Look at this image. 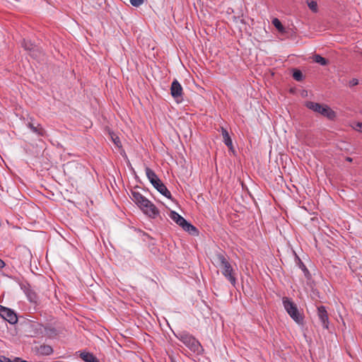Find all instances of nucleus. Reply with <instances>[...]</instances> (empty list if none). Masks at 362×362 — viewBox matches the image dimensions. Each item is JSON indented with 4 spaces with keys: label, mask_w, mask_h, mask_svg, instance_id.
Instances as JSON below:
<instances>
[{
    "label": "nucleus",
    "mask_w": 362,
    "mask_h": 362,
    "mask_svg": "<svg viewBox=\"0 0 362 362\" xmlns=\"http://www.w3.org/2000/svg\"><path fill=\"white\" fill-rule=\"evenodd\" d=\"M170 218L179 225L182 228L191 235L197 234V228L191 223H188L182 216L175 211H170Z\"/></svg>",
    "instance_id": "7"
},
{
    "label": "nucleus",
    "mask_w": 362,
    "mask_h": 362,
    "mask_svg": "<svg viewBox=\"0 0 362 362\" xmlns=\"http://www.w3.org/2000/svg\"><path fill=\"white\" fill-rule=\"evenodd\" d=\"M49 331L52 333V334H56V331L54 329H49Z\"/></svg>",
    "instance_id": "27"
},
{
    "label": "nucleus",
    "mask_w": 362,
    "mask_h": 362,
    "mask_svg": "<svg viewBox=\"0 0 362 362\" xmlns=\"http://www.w3.org/2000/svg\"><path fill=\"white\" fill-rule=\"evenodd\" d=\"M80 357L85 362H100V361L93 354L89 352H81Z\"/></svg>",
    "instance_id": "11"
},
{
    "label": "nucleus",
    "mask_w": 362,
    "mask_h": 362,
    "mask_svg": "<svg viewBox=\"0 0 362 362\" xmlns=\"http://www.w3.org/2000/svg\"><path fill=\"white\" fill-rule=\"evenodd\" d=\"M346 160H348V161L351 162V161L352 160V158H346Z\"/></svg>",
    "instance_id": "28"
},
{
    "label": "nucleus",
    "mask_w": 362,
    "mask_h": 362,
    "mask_svg": "<svg viewBox=\"0 0 362 362\" xmlns=\"http://www.w3.org/2000/svg\"><path fill=\"white\" fill-rule=\"evenodd\" d=\"M354 128L356 131L362 132V122H357Z\"/></svg>",
    "instance_id": "22"
},
{
    "label": "nucleus",
    "mask_w": 362,
    "mask_h": 362,
    "mask_svg": "<svg viewBox=\"0 0 362 362\" xmlns=\"http://www.w3.org/2000/svg\"><path fill=\"white\" fill-rule=\"evenodd\" d=\"M308 5L310 9L313 11L316 12L317 11V4L316 1H311L308 3Z\"/></svg>",
    "instance_id": "19"
},
{
    "label": "nucleus",
    "mask_w": 362,
    "mask_h": 362,
    "mask_svg": "<svg viewBox=\"0 0 362 362\" xmlns=\"http://www.w3.org/2000/svg\"><path fill=\"white\" fill-rule=\"evenodd\" d=\"M0 316L12 325L18 322L16 314L11 309L1 305H0Z\"/></svg>",
    "instance_id": "8"
},
{
    "label": "nucleus",
    "mask_w": 362,
    "mask_h": 362,
    "mask_svg": "<svg viewBox=\"0 0 362 362\" xmlns=\"http://www.w3.org/2000/svg\"><path fill=\"white\" fill-rule=\"evenodd\" d=\"M23 46L25 49L30 51L34 50L35 47L30 42L25 40L23 41Z\"/></svg>",
    "instance_id": "17"
},
{
    "label": "nucleus",
    "mask_w": 362,
    "mask_h": 362,
    "mask_svg": "<svg viewBox=\"0 0 362 362\" xmlns=\"http://www.w3.org/2000/svg\"><path fill=\"white\" fill-rule=\"evenodd\" d=\"M221 133H222L224 144L229 148V149H233L232 139H231L228 131L226 129L222 127Z\"/></svg>",
    "instance_id": "12"
},
{
    "label": "nucleus",
    "mask_w": 362,
    "mask_h": 362,
    "mask_svg": "<svg viewBox=\"0 0 362 362\" xmlns=\"http://www.w3.org/2000/svg\"><path fill=\"white\" fill-rule=\"evenodd\" d=\"M131 198L144 213L149 217L155 218L158 215L159 212L156 206L139 192L132 191Z\"/></svg>",
    "instance_id": "2"
},
{
    "label": "nucleus",
    "mask_w": 362,
    "mask_h": 362,
    "mask_svg": "<svg viewBox=\"0 0 362 362\" xmlns=\"http://www.w3.org/2000/svg\"><path fill=\"white\" fill-rule=\"evenodd\" d=\"M146 175L153 187L163 195L170 197L171 194L156 173L149 168H146Z\"/></svg>",
    "instance_id": "5"
},
{
    "label": "nucleus",
    "mask_w": 362,
    "mask_h": 362,
    "mask_svg": "<svg viewBox=\"0 0 362 362\" xmlns=\"http://www.w3.org/2000/svg\"><path fill=\"white\" fill-rule=\"evenodd\" d=\"M317 315L325 328H328L329 317L327 310L325 306L317 308Z\"/></svg>",
    "instance_id": "10"
},
{
    "label": "nucleus",
    "mask_w": 362,
    "mask_h": 362,
    "mask_svg": "<svg viewBox=\"0 0 362 362\" xmlns=\"http://www.w3.org/2000/svg\"><path fill=\"white\" fill-rule=\"evenodd\" d=\"M28 127L34 133H36L38 135L43 136L45 133V129L40 124L35 126L33 124L29 123Z\"/></svg>",
    "instance_id": "13"
},
{
    "label": "nucleus",
    "mask_w": 362,
    "mask_h": 362,
    "mask_svg": "<svg viewBox=\"0 0 362 362\" xmlns=\"http://www.w3.org/2000/svg\"><path fill=\"white\" fill-rule=\"evenodd\" d=\"M358 81L356 78H353L350 81V86H356V85H358Z\"/></svg>",
    "instance_id": "23"
},
{
    "label": "nucleus",
    "mask_w": 362,
    "mask_h": 362,
    "mask_svg": "<svg viewBox=\"0 0 362 362\" xmlns=\"http://www.w3.org/2000/svg\"><path fill=\"white\" fill-rule=\"evenodd\" d=\"M16 362H28L27 361L22 360L21 358H18V357L16 358Z\"/></svg>",
    "instance_id": "24"
},
{
    "label": "nucleus",
    "mask_w": 362,
    "mask_h": 362,
    "mask_svg": "<svg viewBox=\"0 0 362 362\" xmlns=\"http://www.w3.org/2000/svg\"><path fill=\"white\" fill-rule=\"evenodd\" d=\"M313 59L316 63L320 64L322 66H325L328 64V61L325 58L321 57L320 54L314 55Z\"/></svg>",
    "instance_id": "15"
},
{
    "label": "nucleus",
    "mask_w": 362,
    "mask_h": 362,
    "mask_svg": "<svg viewBox=\"0 0 362 362\" xmlns=\"http://www.w3.org/2000/svg\"><path fill=\"white\" fill-rule=\"evenodd\" d=\"M187 347L192 351L199 354L203 351L202 346L199 341L197 340L192 335L182 332L177 337Z\"/></svg>",
    "instance_id": "3"
},
{
    "label": "nucleus",
    "mask_w": 362,
    "mask_h": 362,
    "mask_svg": "<svg viewBox=\"0 0 362 362\" xmlns=\"http://www.w3.org/2000/svg\"><path fill=\"white\" fill-rule=\"evenodd\" d=\"M305 106L313 111L317 112L329 119H334L336 117V113L329 107L326 105H321L317 103L308 101L305 103Z\"/></svg>",
    "instance_id": "4"
},
{
    "label": "nucleus",
    "mask_w": 362,
    "mask_h": 362,
    "mask_svg": "<svg viewBox=\"0 0 362 362\" xmlns=\"http://www.w3.org/2000/svg\"><path fill=\"white\" fill-rule=\"evenodd\" d=\"M283 304L290 317L298 324H301L303 318L298 311L296 305L286 297L283 298Z\"/></svg>",
    "instance_id": "6"
},
{
    "label": "nucleus",
    "mask_w": 362,
    "mask_h": 362,
    "mask_svg": "<svg viewBox=\"0 0 362 362\" xmlns=\"http://www.w3.org/2000/svg\"><path fill=\"white\" fill-rule=\"evenodd\" d=\"M272 24L274 25V26L281 33H283L284 32V28L283 26V25L281 24V21L275 18L272 20Z\"/></svg>",
    "instance_id": "16"
},
{
    "label": "nucleus",
    "mask_w": 362,
    "mask_h": 362,
    "mask_svg": "<svg viewBox=\"0 0 362 362\" xmlns=\"http://www.w3.org/2000/svg\"><path fill=\"white\" fill-rule=\"evenodd\" d=\"M293 77L295 80L300 81L303 78V74L300 71L296 70L293 74Z\"/></svg>",
    "instance_id": "18"
},
{
    "label": "nucleus",
    "mask_w": 362,
    "mask_h": 362,
    "mask_svg": "<svg viewBox=\"0 0 362 362\" xmlns=\"http://www.w3.org/2000/svg\"><path fill=\"white\" fill-rule=\"evenodd\" d=\"M129 1L133 6L139 7L144 4V0H129Z\"/></svg>",
    "instance_id": "20"
},
{
    "label": "nucleus",
    "mask_w": 362,
    "mask_h": 362,
    "mask_svg": "<svg viewBox=\"0 0 362 362\" xmlns=\"http://www.w3.org/2000/svg\"><path fill=\"white\" fill-rule=\"evenodd\" d=\"M39 327H40V330L42 329V328H44V327H43V326H42V325H39Z\"/></svg>",
    "instance_id": "29"
},
{
    "label": "nucleus",
    "mask_w": 362,
    "mask_h": 362,
    "mask_svg": "<svg viewBox=\"0 0 362 362\" xmlns=\"http://www.w3.org/2000/svg\"><path fill=\"white\" fill-rule=\"evenodd\" d=\"M5 264L4 262L0 259V269L3 268L4 267Z\"/></svg>",
    "instance_id": "25"
},
{
    "label": "nucleus",
    "mask_w": 362,
    "mask_h": 362,
    "mask_svg": "<svg viewBox=\"0 0 362 362\" xmlns=\"http://www.w3.org/2000/svg\"><path fill=\"white\" fill-rule=\"evenodd\" d=\"M40 352L44 355H49L52 353V348L49 345H42L40 347Z\"/></svg>",
    "instance_id": "14"
},
{
    "label": "nucleus",
    "mask_w": 362,
    "mask_h": 362,
    "mask_svg": "<svg viewBox=\"0 0 362 362\" xmlns=\"http://www.w3.org/2000/svg\"><path fill=\"white\" fill-rule=\"evenodd\" d=\"M211 261L216 267L221 269L224 277L235 286L236 283L235 272L227 257L222 252H217L213 256Z\"/></svg>",
    "instance_id": "1"
},
{
    "label": "nucleus",
    "mask_w": 362,
    "mask_h": 362,
    "mask_svg": "<svg viewBox=\"0 0 362 362\" xmlns=\"http://www.w3.org/2000/svg\"><path fill=\"white\" fill-rule=\"evenodd\" d=\"M114 142L118 145V143L119 142V139L117 137L115 139H114Z\"/></svg>",
    "instance_id": "26"
},
{
    "label": "nucleus",
    "mask_w": 362,
    "mask_h": 362,
    "mask_svg": "<svg viewBox=\"0 0 362 362\" xmlns=\"http://www.w3.org/2000/svg\"><path fill=\"white\" fill-rule=\"evenodd\" d=\"M170 93L177 103L182 100L181 98L182 95V87L176 79L174 80L171 83Z\"/></svg>",
    "instance_id": "9"
},
{
    "label": "nucleus",
    "mask_w": 362,
    "mask_h": 362,
    "mask_svg": "<svg viewBox=\"0 0 362 362\" xmlns=\"http://www.w3.org/2000/svg\"><path fill=\"white\" fill-rule=\"evenodd\" d=\"M0 362H16V358L12 361L5 356H0Z\"/></svg>",
    "instance_id": "21"
}]
</instances>
